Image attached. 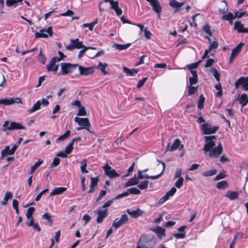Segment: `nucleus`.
<instances>
[{
  "mask_svg": "<svg viewBox=\"0 0 248 248\" xmlns=\"http://www.w3.org/2000/svg\"><path fill=\"white\" fill-rule=\"evenodd\" d=\"M215 136H205L206 143L204 144L203 150L204 152H207L210 151L215 145L214 140L215 139Z\"/></svg>",
  "mask_w": 248,
  "mask_h": 248,
  "instance_id": "6",
  "label": "nucleus"
},
{
  "mask_svg": "<svg viewBox=\"0 0 248 248\" xmlns=\"http://www.w3.org/2000/svg\"><path fill=\"white\" fill-rule=\"evenodd\" d=\"M205 101V98L202 94L200 96L197 107L199 109H202L204 107V102Z\"/></svg>",
  "mask_w": 248,
  "mask_h": 248,
  "instance_id": "44",
  "label": "nucleus"
},
{
  "mask_svg": "<svg viewBox=\"0 0 248 248\" xmlns=\"http://www.w3.org/2000/svg\"><path fill=\"white\" fill-rule=\"evenodd\" d=\"M71 131L69 130H67L65 132L59 136L55 140L56 143H59L60 141H63L67 139L70 135Z\"/></svg>",
  "mask_w": 248,
  "mask_h": 248,
  "instance_id": "28",
  "label": "nucleus"
},
{
  "mask_svg": "<svg viewBox=\"0 0 248 248\" xmlns=\"http://www.w3.org/2000/svg\"><path fill=\"white\" fill-rule=\"evenodd\" d=\"M197 91V87L192 86V85H190L188 87V95H191L193 94H194L195 93H196Z\"/></svg>",
  "mask_w": 248,
  "mask_h": 248,
  "instance_id": "50",
  "label": "nucleus"
},
{
  "mask_svg": "<svg viewBox=\"0 0 248 248\" xmlns=\"http://www.w3.org/2000/svg\"><path fill=\"white\" fill-rule=\"evenodd\" d=\"M222 19L228 21H231L235 18L234 16L232 13H228L227 14L223 15L222 17Z\"/></svg>",
  "mask_w": 248,
  "mask_h": 248,
  "instance_id": "45",
  "label": "nucleus"
},
{
  "mask_svg": "<svg viewBox=\"0 0 248 248\" xmlns=\"http://www.w3.org/2000/svg\"><path fill=\"white\" fill-rule=\"evenodd\" d=\"M105 171V174L110 178H113L119 176V174L114 169H112L110 166L107 164L103 167Z\"/></svg>",
  "mask_w": 248,
  "mask_h": 248,
  "instance_id": "11",
  "label": "nucleus"
},
{
  "mask_svg": "<svg viewBox=\"0 0 248 248\" xmlns=\"http://www.w3.org/2000/svg\"><path fill=\"white\" fill-rule=\"evenodd\" d=\"M67 190V188L65 187H55L53 189V190L50 192V196H53L57 195H60Z\"/></svg>",
  "mask_w": 248,
  "mask_h": 248,
  "instance_id": "22",
  "label": "nucleus"
},
{
  "mask_svg": "<svg viewBox=\"0 0 248 248\" xmlns=\"http://www.w3.org/2000/svg\"><path fill=\"white\" fill-rule=\"evenodd\" d=\"M40 100H38L37 102L33 105L32 108L31 109L28 110V113L31 114L35 111L39 109L40 108Z\"/></svg>",
  "mask_w": 248,
  "mask_h": 248,
  "instance_id": "33",
  "label": "nucleus"
},
{
  "mask_svg": "<svg viewBox=\"0 0 248 248\" xmlns=\"http://www.w3.org/2000/svg\"><path fill=\"white\" fill-rule=\"evenodd\" d=\"M4 128L3 130L4 131L6 130H21L25 129V126H24L21 123L11 122L6 121L2 125Z\"/></svg>",
  "mask_w": 248,
  "mask_h": 248,
  "instance_id": "2",
  "label": "nucleus"
},
{
  "mask_svg": "<svg viewBox=\"0 0 248 248\" xmlns=\"http://www.w3.org/2000/svg\"><path fill=\"white\" fill-rule=\"evenodd\" d=\"M200 62L201 61L188 65L187 66L188 70H189L191 71V70H193V69L196 68L198 67Z\"/></svg>",
  "mask_w": 248,
  "mask_h": 248,
  "instance_id": "57",
  "label": "nucleus"
},
{
  "mask_svg": "<svg viewBox=\"0 0 248 248\" xmlns=\"http://www.w3.org/2000/svg\"><path fill=\"white\" fill-rule=\"evenodd\" d=\"M107 191L105 190H102L100 192L99 195H98V197L96 199V201H99L101 200L103 197L105 196V195L106 194Z\"/></svg>",
  "mask_w": 248,
  "mask_h": 248,
  "instance_id": "64",
  "label": "nucleus"
},
{
  "mask_svg": "<svg viewBox=\"0 0 248 248\" xmlns=\"http://www.w3.org/2000/svg\"><path fill=\"white\" fill-rule=\"evenodd\" d=\"M80 129H86L90 133H93L88 118L78 117V130Z\"/></svg>",
  "mask_w": 248,
  "mask_h": 248,
  "instance_id": "3",
  "label": "nucleus"
},
{
  "mask_svg": "<svg viewBox=\"0 0 248 248\" xmlns=\"http://www.w3.org/2000/svg\"><path fill=\"white\" fill-rule=\"evenodd\" d=\"M151 230L155 232L160 239H161L163 236H166L165 229L160 226L155 227L154 228L151 229Z\"/></svg>",
  "mask_w": 248,
  "mask_h": 248,
  "instance_id": "18",
  "label": "nucleus"
},
{
  "mask_svg": "<svg viewBox=\"0 0 248 248\" xmlns=\"http://www.w3.org/2000/svg\"><path fill=\"white\" fill-rule=\"evenodd\" d=\"M162 165L163 169L162 171L158 174L154 176H149L148 179H151L152 180H155L159 178L164 172L165 169V163L164 162L159 161Z\"/></svg>",
  "mask_w": 248,
  "mask_h": 248,
  "instance_id": "40",
  "label": "nucleus"
},
{
  "mask_svg": "<svg viewBox=\"0 0 248 248\" xmlns=\"http://www.w3.org/2000/svg\"><path fill=\"white\" fill-rule=\"evenodd\" d=\"M130 46H131L130 43H127L125 45L115 44L113 46V47H115L116 49H118L119 50H122L126 49Z\"/></svg>",
  "mask_w": 248,
  "mask_h": 248,
  "instance_id": "38",
  "label": "nucleus"
},
{
  "mask_svg": "<svg viewBox=\"0 0 248 248\" xmlns=\"http://www.w3.org/2000/svg\"><path fill=\"white\" fill-rule=\"evenodd\" d=\"M223 152V148L220 143L217 147L213 148L209 152V155L210 157L218 158Z\"/></svg>",
  "mask_w": 248,
  "mask_h": 248,
  "instance_id": "13",
  "label": "nucleus"
},
{
  "mask_svg": "<svg viewBox=\"0 0 248 248\" xmlns=\"http://www.w3.org/2000/svg\"><path fill=\"white\" fill-rule=\"evenodd\" d=\"M60 163V158H59L58 157H55L53 159V161L51 164L50 166L49 167V169L57 167L58 165H59Z\"/></svg>",
  "mask_w": 248,
  "mask_h": 248,
  "instance_id": "52",
  "label": "nucleus"
},
{
  "mask_svg": "<svg viewBox=\"0 0 248 248\" xmlns=\"http://www.w3.org/2000/svg\"><path fill=\"white\" fill-rule=\"evenodd\" d=\"M191 73L192 75V77H189V81L190 85L196 84L198 82V74L195 70H191Z\"/></svg>",
  "mask_w": 248,
  "mask_h": 248,
  "instance_id": "24",
  "label": "nucleus"
},
{
  "mask_svg": "<svg viewBox=\"0 0 248 248\" xmlns=\"http://www.w3.org/2000/svg\"><path fill=\"white\" fill-rule=\"evenodd\" d=\"M244 29V25L241 21H236L234 25V30L237 31L239 33L243 32V30Z\"/></svg>",
  "mask_w": 248,
  "mask_h": 248,
  "instance_id": "31",
  "label": "nucleus"
},
{
  "mask_svg": "<svg viewBox=\"0 0 248 248\" xmlns=\"http://www.w3.org/2000/svg\"><path fill=\"white\" fill-rule=\"evenodd\" d=\"M82 48L78 52V58L81 57L85 52L87 50V46H86L82 44V42L78 41V49Z\"/></svg>",
  "mask_w": 248,
  "mask_h": 248,
  "instance_id": "39",
  "label": "nucleus"
},
{
  "mask_svg": "<svg viewBox=\"0 0 248 248\" xmlns=\"http://www.w3.org/2000/svg\"><path fill=\"white\" fill-rule=\"evenodd\" d=\"M156 240V237L153 234H142L137 248H153L157 243Z\"/></svg>",
  "mask_w": 248,
  "mask_h": 248,
  "instance_id": "1",
  "label": "nucleus"
},
{
  "mask_svg": "<svg viewBox=\"0 0 248 248\" xmlns=\"http://www.w3.org/2000/svg\"><path fill=\"white\" fill-rule=\"evenodd\" d=\"M59 62L58 57L55 56L52 57L49 63L46 65V69H47L48 72L50 71V67H53L55 65V63L56 62Z\"/></svg>",
  "mask_w": 248,
  "mask_h": 248,
  "instance_id": "32",
  "label": "nucleus"
},
{
  "mask_svg": "<svg viewBox=\"0 0 248 248\" xmlns=\"http://www.w3.org/2000/svg\"><path fill=\"white\" fill-rule=\"evenodd\" d=\"M42 218L46 219L47 221L50 223H52V220L51 219L50 215L47 212L45 213L43 216Z\"/></svg>",
  "mask_w": 248,
  "mask_h": 248,
  "instance_id": "59",
  "label": "nucleus"
},
{
  "mask_svg": "<svg viewBox=\"0 0 248 248\" xmlns=\"http://www.w3.org/2000/svg\"><path fill=\"white\" fill-rule=\"evenodd\" d=\"M228 186V184L226 181L223 180L218 182L217 184V187L220 189H223L227 188Z\"/></svg>",
  "mask_w": 248,
  "mask_h": 248,
  "instance_id": "43",
  "label": "nucleus"
},
{
  "mask_svg": "<svg viewBox=\"0 0 248 248\" xmlns=\"http://www.w3.org/2000/svg\"><path fill=\"white\" fill-rule=\"evenodd\" d=\"M244 45V43L240 42L234 48L232 49L229 60L230 63L232 62L236 58V57L238 56V55L241 51L242 46Z\"/></svg>",
  "mask_w": 248,
  "mask_h": 248,
  "instance_id": "10",
  "label": "nucleus"
},
{
  "mask_svg": "<svg viewBox=\"0 0 248 248\" xmlns=\"http://www.w3.org/2000/svg\"><path fill=\"white\" fill-rule=\"evenodd\" d=\"M109 4L110 5L111 8L114 10H115V9L119 7L118 1L110 0L109 1Z\"/></svg>",
  "mask_w": 248,
  "mask_h": 248,
  "instance_id": "55",
  "label": "nucleus"
},
{
  "mask_svg": "<svg viewBox=\"0 0 248 248\" xmlns=\"http://www.w3.org/2000/svg\"><path fill=\"white\" fill-rule=\"evenodd\" d=\"M184 179L180 177L175 183V186L177 188H180L183 184Z\"/></svg>",
  "mask_w": 248,
  "mask_h": 248,
  "instance_id": "58",
  "label": "nucleus"
},
{
  "mask_svg": "<svg viewBox=\"0 0 248 248\" xmlns=\"http://www.w3.org/2000/svg\"><path fill=\"white\" fill-rule=\"evenodd\" d=\"M35 211V208L33 207H30L27 210L26 216L27 219H29L32 217V214Z\"/></svg>",
  "mask_w": 248,
  "mask_h": 248,
  "instance_id": "49",
  "label": "nucleus"
},
{
  "mask_svg": "<svg viewBox=\"0 0 248 248\" xmlns=\"http://www.w3.org/2000/svg\"><path fill=\"white\" fill-rule=\"evenodd\" d=\"M97 214L96 221L98 223H101L105 217H106L108 213V210L106 209L104 210H98L95 212Z\"/></svg>",
  "mask_w": 248,
  "mask_h": 248,
  "instance_id": "17",
  "label": "nucleus"
},
{
  "mask_svg": "<svg viewBox=\"0 0 248 248\" xmlns=\"http://www.w3.org/2000/svg\"><path fill=\"white\" fill-rule=\"evenodd\" d=\"M127 192L129 194L139 195L140 193V191L136 187H132L126 190Z\"/></svg>",
  "mask_w": 248,
  "mask_h": 248,
  "instance_id": "47",
  "label": "nucleus"
},
{
  "mask_svg": "<svg viewBox=\"0 0 248 248\" xmlns=\"http://www.w3.org/2000/svg\"><path fill=\"white\" fill-rule=\"evenodd\" d=\"M181 141L179 139H176L175 140L173 143L172 144L170 147H169L170 144H168L167 150L170 151H173L175 150H176L178 148Z\"/></svg>",
  "mask_w": 248,
  "mask_h": 248,
  "instance_id": "26",
  "label": "nucleus"
},
{
  "mask_svg": "<svg viewBox=\"0 0 248 248\" xmlns=\"http://www.w3.org/2000/svg\"><path fill=\"white\" fill-rule=\"evenodd\" d=\"M17 149L16 146L13 145V147L11 148V149H10V146L9 145L6 146L4 149H3L1 151V158H2L3 157L6 156L7 155H13L16 150Z\"/></svg>",
  "mask_w": 248,
  "mask_h": 248,
  "instance_id": "16",
  "label": "nucleus"
},
{
  "mask_svg": "<svg viewBox=\"0 0 248 248\" xmlns=\"http://www.w3.org/2000/svg\"><path fill=\"white\" fill-rule=\"evenodd\" d=\"M53 32L52 27L49 26L46 29H43L40 30V32H36L35 37L38 38H47L48 36H52Z\"/></svg>",
  "mask_w": 248,
  "mask_h": 248,
  "instance_id": "7",
  "label": "nucleus"
},
{
  "mask_svg": "<svg viewBox=\"0 0 248 248\" xmlns=\"http://www.w3.org/2000/svg\"><path fill=\"white\" fill-rule=\"evenodd\" d=\"M43 162V160L41 159H39L37 162H36L33 165H32L30 170V173L32 174L36 170V169L39 167L41 164Z\"/></svg>",
  "mask_w": 248,
  "mask_h": 248,
  "instance_id": "37",
  "label": "nucleus"
},
{
  "mask_svg": "<svg viewBox=\"0 0 248 248\" xmlns=\"http://www.w3.org/2000/svg\"><path fill=\"white\" fill-rule=\"evenodd\" d=\"M15 103H22V100L18 97L5 98L0 99V105L9 106Z\"/></svg>",
  "mask_w": 248,
  "mask_h": 248,
  "instance_id": "9",
  "label": "nucleus"
},
{
  "mask_svg": "<svg viewBox=\"0 0 248 248\" xmlns=\"http://www.w3.org/2000/svg\"><path fill=\"white\" fill-rule=\"evenodd\" d=\"M48 191V188H45L44 190H43L42 191H41L36 197L35 198V201H39L43 194L46 192H47Z\"/></svg>",
  "mask_w": 248,
  "mask_h": 248,
  "instance_id": "60",
  "label": "nucleus"
},
{
  "mask_svg": "<svg viewBox=\"0 0 248 248\" xmlns=\"http://www.w3.org/2000/svg\"><path fill=\"white\" fill-rule=\"evenodd\" d=\"M184 5V2H179L176 0H170L169 5L173 8H175V12H177L180 10V8Z\"/></svg>",
  "mask_w": 248,
  "mask_h": 248,
  "instance_id": "19",
  "label": "nucleus"
},
{
  "mask_svg": "<svg viewBox=\"0 0 248 248\" xmlns=\"http://www.w3.org/2000/svg\"><path fill=\"white\" fill-rule=\"evenodd\" d=\"M217 173L216 169H214L212 170H207L202 173V175L204 177L211 176L215 175Z\"/></svg>",
  "mask_w": 248,
  "mask_h": 248,
  "instance_id": "42",
  "label": "nucleus"
},
{
  "mask_svg": "<svg viewBox=\"0 0 248 248\" xmlns=\"http://www.w3.org/2000/svg\"><path fill=\"white\" fill-rule=\"evenodd\" d=\"M217 126H212L208 123H204L201 125V129L203 134L208 135L215 133L218 129Z\"/></svg>",
  "mask_w": 248,
  "mask_h": 248,
  "instance_id": "5",
  "label": "nucleus"
},
{
  "mask_svg": "<svg viewBox=\"0 0 248 248\" xmlns=\"http://www.w3.org/2000/svg\"><path fill=\"white\" fill-rule=\"evenodd\" d=\"M87 165V161L86 159H84L82 161L81 165L80 166V170L82 173H85L88 172V170L86 169Z\"/></svg>",
  "mask_w": 248,
  "mask_h": 248,
  "instance_id": "46",
  "label": "nucleus"
},
{
  "mask_svg": "<svg viewBox=\"0 0 248 248\" xmlns=\"http://www.w3.org/2000/svg\"><path fill=\"white\" fill-rule=\"evenodd\" d=\"M13 195L10 191L6 192L3 200L1 202V204L3 205H6L7 204L8 201L12 199Z\"/></svg>",
  "mask_w": 248,
  "mask_h": 248,
  "instance_id": "30",
  "label": "nucleus"
},
{
  "mask_svg": "<svg viewBox=\"0 0 248 248\" xmlns=\"http://www.w3.org/2000/svg\"><path fill=\"white\" fill-rule=\"evenodd\" d=\"M239 193L237 191H228L226 192L225 196L228 197L231 200L236 199L238 197Z\"/></svg>",
  "mask_w": 248,
  "mask_h": 248,
  "instance_id": "29",
  "label": "nucleus"
},
{
  "mask_svg": "<svg viewBox=\"0 0 248 248\" xmlns=\"http://www.w3.org/2000/svg\"><path fill=\"white\" fill-rule=\"evenodd\" d=\"M234 86L235 89H238L240 86L245 91H248V82L245 78V77H241L239 78L235 82Z\"/></svg>",
  "mask_w": 248,
  "mask_h": 248,
  "instance_id": "12",
  "label": "nucleus"
},
{
  "mask_svg": "<svg viewBox=\"0 0 248 248\" xmlns=\"http://www.w3.org/2000/svg\"><path fill=\"white\" fill-rule=\"evenodd\" d=\"M225 172L224 171H222L219 172L214 178V180L217 181L221 179H223L225 177Z\"/></svg>",
  "mask_w": 248,
  "mask_h": 248,
  "instance_id": "56",
  "label": "nucleus"
},
{
  "mask_svg": "<svg viewBox=\"0 0 248 248\" xmlns=\"http://www.w3.org/2000/svg\"><path fill=\"white\" fill-rule=\"evenodd\" d=\"M37 59L39 62H40L42 64H45L46 58V56L43 54L42 52V49L40 50V52L37 56Z\"/></svg>",
  "mask_w": 248,
  "mask_h": 248,
  "instance_id": "41",
  "label": "nucleus"
},
{
  "mask_svg": "<svg viewBox=\"0 0 248 248\" xmlns=\"http://www.w3.org/2000/svg\"><path fill=\"white\" fill-rule=\"evenodd\" d=\"M123 69L124 72L128 76H134L135 75H136L138 72V70L136 69H129L125 66H123Z\"/></svg>",
  "mask_w": 248,
  "mask_h": 248,
  "instance_id": "23",
  "label": "nucleus"
},
{
  "mask_svg": "<svg viewBox=\"0 0 248 248\" xmlns=\"http://www.w3.org/2000/svg\"><path fill=\"white\" fill-rule=\"evenodd\" d=\"M91 181L90 186L95 187L98 184V177H92Z\"/></svg>",
  "mask_w": 248,
  "mask_h": 248,
  "instance_id": "61",
  "label": "nucleus"
},
{
  "mask_svg": "<svg viewBox=\"0 0 248 248\" xmlns=\"http://www.w3.org/2000/svg\"><path fill=\"white\" fill-rule=\"evenodd\" d=\"M109 4L110 5L111 8L114 10H115V9L119 7L118 1L110 0L109 1Z\"/></svg>",
  "mask_w": 248,
  "mask_h": 248,
  "instance_id": "54",
  "label": "nucleus"
},
{
  "mask_svg": "<svg viewBox=\"0 0 248 248\" xmlns=\"http://www.w3.org/2000/svg\"><path fill=\"white\" fill-rule=\"evenodd\" d=\"M61 75H66L71 73L78 66V64H71L69 62H62L61 63Z\"/></svg>",
  "mask_w": 248,
  "mask_h": 248,
  "instance_id": "4",
  "label": "nucleus"
},
{
  "mask_svg": "<svg viewBox=\"0 0 248 248\" xmlns=\"http://www.w3.org/2000/svg\"><path fill=\"white\" fill-rule=\"evenodd\" d=\"M239 103L242 107L246 106L248 103V96L245 93H243L239 99Z\"/></svg>",
  "mask_w": 248,
  "mask_h": 248,
  "instance_id": "36",
  "label": "nucleus"
},
{
  "mask_svg": "<svg viewBox=\"0 0 248 248\" xmlns=\"http://www.w3.org/2000/svg\"><path fill=\"white\" fill-rule=\"evenodd\" d=\"M210 71L213 74L216 79L217 81H219L220 80V74L218 73L217 70L215 67H212Z\"/></svg>",
  "mask_w": 248,
  "mask_h": 248,
  "instance_id": "48",
  "label": "nucleus"
},
{
  "mask_svg": "<svg viewBox=\"0 0 248 248\" xmlns=\"http://www.w3.org/2000/svg\"><path fill=\"white\" fill-rule=\"evenodd\" d=\"M147 1L150 3V4L153 8V10L157 14H159L160 16V14L162 11V7L161 6L159 2L157 0H146Z\"/></svg>",
  "mask_w": 248,
  "mask_h": 248,
  "instance_id": "14",
  "label": "nucleus"
},
{
  "mask_svg": "<svg viewBox=\"0 0 248 248\" xmlns=\"http://www.w3.org/2000/svg\"><path fill=\"white\" fill-rule=\"evenodd\" d=\"M126 212L128 215L134 218H137L141 216L143 213V211L139 208L132 211H131L130 209H127Z\"/></svg>",
  "mask_w": 248,
  "mask_h": 248,
  "instance_id": "21",
  "label": "nucleus"
},
{
  "mask_svg": "<svg viewBox=\"0 0 248 248\" xmlns=\"http://www.w3.org/2000/svg\"><path fill=\"white\" fill-rule=\"evenodd\" d=\"M139 183V181L138 180V178L135 175L134 177L130 179L129 181L125 183L124 186L126 187L131 186H134L138 184Z\"/></svg>",
  "mask_w": 248,
  "mask_h": 248,
  "instance_id": "27",
  "label": "nucleus"
},
{
  "mask_svg": "<svg viewBox=\"0 0 248 248\" xmlns=\"http://www.w3.org/2000/svg\"><path fill=\"white\" fill-rule=\"evenodd\" d=\"M248 15L247 14V12L245 11V12H239L238 11H236V12H234V18L235 17H238V18H241L243 16H245V15Z\"/></svg>",
  "mask_w": 248,
  "mask_h": 248,
  "instance_id": "62",
  "label": "nucleus"
},
{
  "mask_svg": "<svg viewBox=\"0 0 248 248\" xmlns=\"http://www.w3.org/2000/svg\"><path fill=\"white\" fill-rule=\"evenodd\" d=\"M128 220V216L126 214L122 215L120 218H116L112 224V226L115 228L118 229L120 228L122 225L126 224Z\"/></svg>",
  "mask_w": 248,
  "mask_h": 248,
  "instance_id": "8",
  "label": "nucleus"
},
{
  "mask_svg": "<svg viewBox=\"0 0 248 248\" xmlns=\"http://www.w3.org/2000/svg\"><path fill=\"white\" fill-rule=\"evenodd\" d=\"M95 66L84 67L78 65V70L79 71V74L84 76H88L92 74L94 72Z\"/></svg>",
  "mask_w": 248,
  "mask_h": 248,
  "instance_id": "15",
  "label": "nucleus"
},
{
  "mask_svg": "<svg viewBox=\"0 0 248 248\" xmlns=\"http://www.w3.org/2000/svg\"><path fill=\"white\" fill-rule=\"evenodd\" d=\"M78 48V38L75 39H71V43L66 46L68 50H73Z\"/></svg>",
  "mask_w": 248,
  "mask_h": 248,
  "instance_id": "25",
  "label": "nucleus"
},
{
  "mask_svg": "<svg viewBox=\"0 0 248 248\" xmlns=\"http://www.w3.org/2000/svg\"><path fill=\"white\" fill-rule=\"evenodd\" d=\"M176 192V189L174 187H172L166 194L169 197H172Z\"/></svg>",
  "mask_w": 248,
  "mask_h": 248,
  "instance_id": "63",
  "label": "nucleus"
},
{
  "mask_svg": "<svg viewBox=\"0 0 248 248\" xmlns=\"http://www.w3.org/2000/svg\"><path fill=\"white\" fill-rule=\"evenodd\" d=\"M108 64L106 63H102L101 62H99L98 65L96 66V68L101 70L104 75L108 74V72L106 70V68L107 67Z\"/></svg>",
  "mask_w": 248,
  "mask_h": 248,
  "instance_id": "34",
  "label": "nucleus"
},
{
  "mask_svg": "<svg viewBox=\"0 0 248 248\" xmlns=\"http://www.w3.org/2000/svg\"><path fill=\"white\" fill-rule=\"evenodd\" d=\"M87 115V111L85 107L82 106L79 101H78V116Z\"/></svg>",
  "mask_w": 248,
  "mask_h": 248,
  "instance_id": "35",
  "label": "nucleus"
},
{
  "mask_svg": "<svg viewBox=\"0 0 248 248\" xmlns=\"http://www.w3.org/2000/svg\"><path fill=\"white\" fill-rule=\"evenodd\" d=\"M186 228V226H182L178 229V231L180 233H175L173 234V236L177 239L184 238L186 236V233L185 230Z\"/></svg>",
  "mask_w": 248,
  "mask_h": 248,
  "instance_id": "20",
  "label": "nucleus"
},
{
  "mask_svg": "<svg viewBox=\"0 0 248 248\" xmlns=\"http://www.w3.org/2000/svg\"><path fill=\"white\" fill-rule=\"evenodd\" d=\"M203 30L205 31V32L208 34L209 36L212 35V33L211 31V27L209 24H207L205 25L203 27Z\"/></svg>",
  "mask_w": 248,
  "mask_h": 248,
  "instance_id": "53",
  "label": "nucleus"
},
{
  "mask_svg": "<svg viewBox=\"0 0 248 248\" xmlns=\"http://www.w3.org/2000/svg\"><path fill=\"white\" fill-rule=\"evenodd\" d=\"M148 184L149 182L147 180L142 181L138 185V187L141 190L145 189L148 187Z\"/></svg>",
  "mask_w": 248,
  "mask_h": 248,
  "instance_id": "51",
  "label": "nucleus"
}]
</instances>
